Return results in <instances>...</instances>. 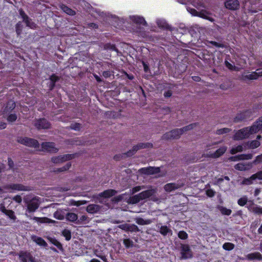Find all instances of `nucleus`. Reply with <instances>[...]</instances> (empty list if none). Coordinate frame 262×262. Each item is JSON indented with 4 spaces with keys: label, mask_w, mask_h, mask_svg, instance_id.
I'll use <instances>...</instances> for the list:
<instances>
[{
    "label": "nucleus",
    "mask_w": 262,
    "mask_h": 262,
    "mask_svg": "<svg viewBox=\"0 0 262 262\" xmlns=\"http://www.w3.org/2000/svg\"><path fill=\"white\" fill-rule=\"evenodd\" d=\"M224 5L226 9L231 11L238 10L240 6L238 0H225Z\"/></svg>",
    "instance_id": "nucleus-11"
},
{
    "label": "nucleus",
    "mask_w": 262,
    "mask_h": 262,
    "mask_svg": "<svg viewBox=\"0 0 262 262\" xmlns=\"http://www.w3.org/2000/svg\"><path fill=\"white\" fill-rule=\"evenodd\" d=\"M153 145L151 143H140L133 147L132 150L128 151L125 154L127 157H130L134 155L137 151L141 149L152 148Z\"/></svg>",
    "instance_id": "nucleus-4"
},
{
    "label": "nucleus",
    "mask_w": 262,
    "mask_h": 262,
    "mask_svg": "<svg viewBox=\"0 0 262 262\" xmlns=\"http://www.w3.org/2000/svg\"><path fill=\"white\" fill-rule=\"evenodd\" d=\"M180 188V186L174 183H167L164 186V189L167 192H171Z\"/></svg>",
    "instance_id": "nucleus-23"
},
{
    "label": "nucleus",
    "mask_w": 262,
    "mask_h": 262,
    "mask_svg": "<svg viewBox=\"0 0 262 262\" xmlns=\"http://www.w3.org/2000/svg\"><path fill=\"white\" fill-rule=\"evenodd\" d=\"M50 242L51 244L55 246L60 251H63L64 249L63 248L62 245L57 239L55 238H51L50 239Z\"/></svg>",
    "instance_id": "nucleus-29"
},
{
    "label": "nucleus",
    "mask_w": 262,
    "mask_h": 262,
    "mask_svg": "<svg viewBox=\"0 0 262 262\" xmlns=\"http://www.w3.org/2000/svg\"><path fill=\"white\" fill-rule=\"evenodd\" d=\"M99 209V206L96 204H90L86 207V211L92 214L98 212Z\"/></svg>",
    "instance_id": "nucleus-26"
},
{
    "label": "nucleus",
    "mask_w": 262,
    "mask_h": 262,
    "mask_svg": "<svg viewBox=\"0 0 262 262\" xmlns=\"http://www.w3.org/2000/svg\"><path fill=\"white\" fill-rule=\"evenodd\" d=\"M227 147L225 146H222L217 149L214 153L211 155V157L214 158H217L222 156L226 151Z\"/></svg>",
    "instance_id": "nucleus-25"
},
{
    "label": "nucleus",
    "mask_w": 262,
    "mask_h": 262,
    "mask_svg": "<svg viewBox=\"0 0 262 262\" xmlns=\"http://www.w3.org/2000/svg\"><path fill=\"white\" fill-rule=\"evenodd\" d=\"M182 134L181 129L176 128L164 134L162 136V139L163 140L178 139Z\"/></svg>",
    "instance_id": "nucleus-6"
},
{
    "label": "nucleus",
    "mask_w": 262,
    "mask_h": 262,
    "mask_svg": "<svg viewBox=\"0 0 262 262\" xmlns=\"http://www.w3.org/2000/svg\"><path fill=\"white\" fill-rule=\"evenodd\" d=\"M12 200L17 203H20L22 202V198L19 195H16L13 197Z\"/></svg>",
    "instance_id": "nucleus-59"
},
{
    "label": "nucleus",
    "mask_w": 262,
    "mask_h": 262,
    "mask_svg": "<svg viewBox=\"0 0 262 262\" xmlns=\"http://www.w3.org/2000/svg\"><path fill=\"white\" fill-rule=\"evenodd\" d=\"M254 179H251V177L249 178H245L242 182L243 184L250 185L253 183V181Z\"/></svg>",
    "instance_id": "nucleus-56"
},
{
    "label": "nucleus",
    "mask_w": 262,
    "mask_h": 262,
    "mask_svg": "<svg viewBox=\"0 0 262 262\" xmlns=\"http://www.w3.org/2000/svg\"><path fill=\"white\" fill-rule=\"evenodd\" d=\"M197 15L204 19L208 20L211 22H213L214 21V19L213 18L208 16L207 15L204 14V13H200V14Z\"/></svg>",
    "instance_id": "nucleus-52"
},
{
    "label": "nucleus",
    "mask_w": 262,
    "mask_h": 262,
    "mask_svg": "<svg viewBox=\"0 0 262 262\" xmlns=\"http://www.w3.org/2000/svg\"><path fill=\"white\" fill-rule=\"evenodd\" d=\"M136 223L139 225H149L151 223V221L149 219L144 220L141 217L135 219Z\"/></svg>",
    "instance_id": "nucleus-30"
},
{
    "label": "nucleus",
    "mask_w": 262,
    "mask_h": 262,
    "mask_svg": "<svg viewBox=\"0 0 262 262\" xmlns=\"http://www.w3.org/2000/svg\"><path fill=\"white\" fill-rule=\"evenodd\" d=\"M88 219V216L85 215H82L79 219L77 220V223H81L85 221Z\"/></svg>",
    "instance_id": "nucleus-63"
},
{
    "label": "nucleus",
    "mask_w": 262,
    "mask_h": 262,
    "mask_svg": "<svg viewBox=\"0 0 262 262\" xmlns=\"http://www.w3.org/2000/svg\"><path fill=\"white\" fill-rule=\"evenodd\" d=\"M157 25L161 29L167 30H171V26L164 19H158L156 21Z\"/></svg>",
    "instance_id": "nucleus-21"
},
{
    "label": "nucleus",
    "mask_w": 262,
    "mask_h": 262,
    "mask_svg": "<svg viewBox=\"0 0 262 262\" xmlns=\"http://www.w3.org/2000/svg\"><path fill=\"white\" fill-rule=\"evenodd\" d=\"M252 211L254 213L258 215L262 214V207L256 206L253 207Z\"/></svg>",
    "instance_id": "nucleus-48"
},
{
    "label": "nucleus",
    "mask_w": 262,
    "mask_h": 262,
    "mask_svg": "<svg viewBox=\"0 0 262 262\" xmlns=\"http://www.w3.org/2000/svg\"><path fill=\"white\" fill-rule=\"evenodd\" d=\"M66 218L70 222H75L78 220V216L75 213L69 212L67 213Z\"/></svg>",
    "instance_id": "nucleus-31"
},
{
    "label": "nucleus",
    "mask_w": 262,
    "mask_h": 262,
    "mask_svg": "<svg viewBox=\"0 0 262 262\" xmlns=\"http://www.w3.org/2000/svg\"><path fill=\"white\" fill-rule=\"evenodd\" d=\"M19 258L21 262H34V258L29 252L21 251L19 254Z\"/></svg>",
    "instance_id": "nucleus-14"
},
{
    "label": "nucleus",
    "mask_w": 262,
    "mask_h": 262,
    "mask_svg": "<svg viewBox=\"0 0 262 262\" xmlns=\"http://www.w3.org/2000/svg\"><path fill=\"white\" fill-rule=\"evenodd\" d=\"M51 161L55 164L61 163L60 157L58 156L53 157L51 159Z\"/></svg>",
    "instance_id": "nucleus-62"
},
{
    "label": "nucleus",
    "mask_w": 262,
    "mask_h": 262,
    "mask_svg": "<svg viewBox=\"0 0 262 262\" xmlns=\"http://www.w3.org/2000/svg\"><path fill=\"white\" fill-rule=\"evenodd\" d=\"M198 125V123H194L180 128V129H181L182 131V134H183L185 132L192 129V128H193L194 127Z\"/></svg>",
    "instance_id": "nucleus-36"
},
{
    "label": "nucleus",
    "mask_w": 262,
    "mask_h": 262,
    "mask_svg": "<svg viewBox=\"0 0 262 262\" xmlns=\"http://www.w3.org/2000/svg\"><path fill=\"white\" fill-rule=\"evenodd\" d=\"M225 64L226 67L228 68L229 70H233L234 68V66H233L231 63H230L229 61L227 60H225Z\"/></svg>",
    "instance_id": "nucleus-64"
},
{
    "label": "nucleus",
    "mask_w": 262,
    "mask_h": 262,
    "mask_svg": "<svg viewBox=\"0 0 262 262\" xmlns=\"http://www.w3.org/2000/svg\"><path fill=\"white\" fill-rule=\"evenodd\" d=\"M139 193L130 196L129 199V203L132 204H136L141 200Z\"/></svg>",
    "instance_id": "nucleus-33"
},
{
    "label": "nucleus",
    "mask_w": 262,
    "mask_h": 262,
    "mask_svg": "<svg viewBox=\"0 0 262 262\" xmlns=\"http://www.w3.org/2000/svg\"><path fill=\"white\" fill-rule=\"evenodd\" d=\"M246 258L248 260H262V255L258 252L251 253L246 255Z\"/></svg>",
    "instance_id": "nucleus-20"
},
{
    "label": "nucleus",
    "mask_w": 262,
    "mask_h": 262,
    "mask_svg": "<svg viewBox=\"0 0 262 262\" xmlns=\"http://www.w3.org/2000/svg\"><path fill=\"white\" fill-rule=\"evenodd\" d=\"M156 192V191L154 189H148L144 191H143L139 193L140 197L141 199V200H145L146 199L149 198L152 195H154Z\"/></svg>",
    "instance_id": "nucleus-16"
},
{
    "label": "nucleus",
    "mask_w": 262,
    "mask_h": 262,
    "mask_svg": "<svg viewBox=\"0 0 262 262\" xmlns=\"http://www.w3.org/2000/svg\"><path fill=\"white\" fill-rule=\"evenodd\" d=\"M117 193V191L114 189H107L103 192L99 193V195L100 197L104 198H109L114 195H115Z\"/></svg>",
    "instance_id": "nucleus-19"
},
{
    "label": "nucleus",
    "mask_w": 262,
    "mask_h": 262,
    "mask_svg": "<svg viewBox=\"0 0 262 262\" xmlns=\"http://www.w3.org/2000/svg\"><path fill=\"white\" fill-rule=\"evenodd\" d=\"M231 131V129L229 128H223L221 129H217L216 130V134L217 135H223L224 134L228 133Z\"/></svg>",
    "instance_id": "nucleus-42"
},
{
    "label": "nucleus",
    "mask_w": 262,
    "mask_h": 262,
    "mask_svg": "<svg viewBox=\"0 0 262 262\" xmlns=\"http://www.w3.org/2000/svg\"><path fill=\"white\" fill-rule=\"evenodd\" d=\"M248 201L247 198L245 196H243L239 199L237 201L238 204L241 206H245Z\"/></svg>",
    "instance_id": "nucleus-45"
},
{
    "label": "nucleus",
    "mask_w": 262,
    "mask_h": 262,
    "mask_svg": "<svg viewBox=\"0 0 262 262\" xmlns=\"http://www.w3.org/2000/svg\"><path fill=\"white\" fill-rule=\"evenodd\" d=\"M41 151L50 153H56L58 151V148L55 147V143L50 142H42Z\"/></svg>",
    "instance_id": "nucleus-8"
},
{
    "label": "nucleus",
    "mask_w": 262,
    "mask_h": 262,
    "mask_svg": "<svg viewBox=\"0 0 262 262\" xmlns=\"http://www.w3.org/2000/svg\"><path fill=\"white\" fill-rule=\"evenodd\" d=\"M220 210L223 215H229L231 214L232 211L225 207H221Z\"/></svg>",
    "instance_id": "nucleus-41"
},
{
    "label": "nucleus",
    "mask_w": 262,
    "mask_h": 262,
    "mask_svg": "<svg viewBox=\"0 0 262 262\" xmlns=\"http://www.w3.org/2000/svg\"><path fill=\"white\" fill-rule=\"evenodd\" d=\"M104 48L107 50H111L112 51H118V49L116 48L115 45L112 44L111 43H107L104 45Z\"/></svg>",
    "instance_id": "nucleus-38"
},
{
    "label": "nucleus",
    "mask_w": 262,
    "mask_h": 262,
    "mask_svg": "<svg viewBox=\"0 0 262 262\" xmlns=\"http://www.w3.org/2000/svg\"><path fill=\"white\" fill-rule=\"evenodd\" d=\"M235 168L240 171H245L246 170V166L242 163H238L234 166Z\"/></svg>",
    "instance_id": "nucleus-54"
},
{
    "label": "nucleus",
    "mask_w": 262,
    "mask_h": 262,
    "mask_svg": "<svg viewBox=\"0 0 262 262\" xmlns=\"http://www.w3.org/2000/svg\"><path fill=\"white\" fill-rule=\"evenodd\" d=\"M39 203L34 199L31 200L27 204V209L29 212H33L39 207Z\"/></svg>",
    "instance_id": "nucleus-15"
},
{
    "label": "nucleus",
    "mask_w": 262,
    "mask_h": 262,
    "mask_svg": "<svg viewBox=\"0 0 262 262\" xmlns=\"http://www.w3.org/2000/svg\"><path fill=\"white\" fill-rule=\"evenodd\" d=\"M260 143L258 140H254L251 141L250 142L249 147V148H251V149H255V148H256L258 147H259L260 146Z\"/></svg>",
    "instance_id": "nucleus-40"
},
{
    "label": "nucleus",
    "mask_w": 262,
    "mask_h": 262,
    "mask_svg": "<svg viewBox=\"0 0 262 262\" xmlns=\"http://www.w3.org/2000/svg\"><path fill=\"white\" fill-rule=\"evenodd\" d=\"M251 179L262 180V171H259L251 176Z\"/></svg>",
    "instance_id": "nucleus-44"
},
{
    "label": "nucleus",
    "mask_w": 262,
    "mask_h": 262,
    "mask_svg": "<svg viewBox=\"0 0 262 262\" xmlns=\"http://www.w3.org/2000/svg\"><path fill=\"white\" fill-rule=\"evenodd\" d=\"M139 172L146 175H150L158 173L160 172V168L158 167H143L139 169Z\"/></svg>",
    "instance_id": "nucleus-12"
},
{
    "label": "nucleus",
    "mask_w": 262,
    "mask_h": 262,
    "mask_svg": "<svg viewBox=\"0 0 262 262\" xmlns=\"http://www.w3.org/2000/svg\"><path fill=\"white\" fill-rule=\"evenodd\" d=\"M32 220L39 223H51L54 222L53 221L46 217H39L34 216Z\"/></svg>",
    "instance_id": "nucleus-28"
},
{
    "label": "nucleus",
    "mask_w": 262,
    "mask_h": 262,
    "mask_svg": "<svg viewBox=\"0 0 262 262\" xmlns=\"http://www.w3.org/2000/svg\"><path fill=\"white\" fill-rule=\"evenodd\" d=\"M5 188L13 191H29L32 190L30 186H25L21 184L11 183L5 186Z\"/></svg>",
    "instance_id": "nucleus-5"
},
{
    "label": "nucleus",
    "mask_w": 262,
    "mask_h": 262,
    "mask_svg": "<svg viewBox=\"0 0 262 262\" xmlns=\"http://www.w3.org/2000/svg\"><path fill=\"white\" fill-rule=\"evenodd\" d=\"M71 167V163L70 162H68L65 165H64L63 166H62L61 167L55 168L54 170V171L56 173H59L61 172L66 171L68 170Z\"/></svg>",
    "instance_id": "nucleus-32"
},
{
    "label": "nucleus",
    "mask_w": 262,
    "mask_h": 262,
    "mask_svg": "<svg viewBox=\"0 0 262 262\" xmlns=\"http://www.w3.org/2000/svg\"><path fill=\"white\" fill-rule=\"evenodd\" d=\"M178 236L179 238L183 240L186 239L188 237V234L185 231L183 230L180 231L178 234Z\"/></svg>",
    "instance_id": "nucleus-43"
},
{
    "label": "nucleus",
    "mask_w": 262,
    "mask_h": 262,
    "mask_svg": "<svg viewBox=\"0 0 262 262\" xmlns=\"http://www.w3.org/2000/svg\"><path fill=\"white\" fill-rule=\"evenodd\" d=\"M5 214L8 216L11 220L14 221L16 219L14 212L12 210H9Z\"/></svg>",
    "instance_id": "nucleus-51"
},
{
    "label": "nucleus",
    "mask_w": 262,
    "mask_h": 262,
    "mask_svg": "<svg viewBox=\"0 0 262 262\" xmlns=\"http://www.w3.org/2000/svg\"><path fill=\"white\" fill-rule=\"evenodd\" d=\"M49 79L50 80V83L49 85V89L50 91H52L55 86V83L57 81H58L60 78L59 76H57L55 74H52L49 77Z\"/></svg>",
    "instance_id": "nucleus-18"
},
{
    "label": "nucleus",
    "mask_w": 262,
    "mask_h": 262,
    "mask_svg": "<svg viewBox=\"0 0 262 262\" xmlns=\"http://www.w3.org/2000/svg\"><path fill=\"white\" fill-rule=\"evenodd\" d=\"M131 20L138 25H142L143 26H146L147 24L144 18L139 16L134 15L130 17Z\"/></svg>",
    "instance_id": "nucleus-17"
},
{
    "label": "nucleus",
    "mask_w": 262,
    "mask_h": 262,
    "mask_svg": "<svg viewBox=\"0 0 262 262\" xmlns=\"http://www.w3.org/2000/svg\"><path fill=\"white\" fill-rule=\"evenodd\" d=\"M54 216L56 219H57L58 220H63L64 219V214H62L61 211H56L54 213Z\"/></svg>",
    "instance_id": "nucleus-49"
},
{
    "label": "nucleus",
    "mask_w": 262,
    "mask_h": 262,
    "mask_svg": "<svg viewBox=\"0 0 262 262\" xmlns=\"http://www.w3.org/2000/svg\"><path fill=\"white\" fill-rule=\"evenodd\" d=\"M262 162V154L256 157L255 160L253 161V163L255 165L261 163Z\"/></svg>",
    "instance_id": "nucleus-55"
},
{
    "label": "nucleus",
    "mask_w": 262,
    "mask_h": 262,
    "mask_svg": "<svg viewBox=\"0 0 262 262\" xmlns=\"http://www.w3.org/2000/svg\"><path fill=\"white\" fill-rule=\"evenodd\" d=\"M34 126L38 129H49L51 127V123L45 118H39L36 120Z\"/></svg>",
    "instance_id": "nucleus-9"
},
{
    "label": "nucleus",
    "mask_w": 262,
    "mask_h": 262,
    "mask_svg": "<svg viewBox=\"0 0 262 262\" xmlns=\"http://www.w3.org/2000/svg\"><path fill=\"white\" fill-rule=\"evenodd\" d=\"M81 124L79 123H72L70 126L71 129L78 131L80 129Z\"/></svg>",
    "instance_id": "nucleus-50"
},
{
    "label": "nucleus",
    "mask_w": 262,
    "mask_h": 262,
    "mask_svg": "<svg viewBox=\"0 0 262 262\" xmlns=\"http://www.w3.org/2000/svg\"><path fill=\"white\" fill-rule=\"evenodd\" d=\"M7 115V120L9 122H14L17 118V116L15 113H10Z\"/></svg>",
    "instance_id": "nucleus-39"
},
{
    "label": "nucleus",
    "mask_w": 262,
    "mask_h": 262,
    "mask_svg": "<svg viewBox=\"0 0 262 262\" xmlns=\"http://www.w3.org/2000/svg\"><path fill=\"white\" fill-rule=\"evenodd\" d=\"M17 142L30 147L36 148L39 147V143L37 140L27 137H19L17 139Z\"/></svg>",
    "instance_id": "nucleus-2"
},
{
    "label": "nucleus",
    "mask_w": 262,
    "mask_h": 262,
    "mask_svg": "<svg viewBox=\"0 0 262 262\" xmlns=\"http://www.w3.org/2000/svg\"><path fill=\"white\" fill-rule=\"evenodd\" d=\"M245 78L249 80H256L258 78V75L256 71L252 72L251 74L246 75Z\"/></svg>",
    "instance_id": "nucleus-37"
},
{
    "label": "nucleus",
    "mask_w": 262,
    "mask_h": 262,
    "mask_svg": "<svg viewBox=\"0 0 262 262\" xmlns=\"http://www.w3.org/2000/svg\"><path fill=\"white\" fill-rule=\"evenodd\" d=\"M140 231L138 226L135 224H129V232H137Z\"/></svg>",
    "instance_id": "nucleus-53"
},
{
    "label": "nucleus",
    "mask_w": 262,
    "mask_h": 262,
    "mask_svg": "<svg viewBox=\"0 0 262 262\" xmlns=\"http://www.w3.org/2000/svg\"><path fill=\"white\" fill-rule=\"evenodd\" d=\"M210 43L213 46L217 48H224L225 47V45L223 43L216 42L215 41H210Z\"/></svg>",
    "instance_id": "nucleus-57"
},
{
    "label": "nucleus",
    "mask_w": 262,
    "mask_h": 262,
    "mask_svg": "<svg viewBox=\"0 0 262 262\" xmlns=\"http://www.w3.org/2000/svg\"><path fill=\"white\" fill-rule=\"evenodd\" d=\"M119 228L126 232H129V224H124L119 226Z\"/></svg>",
    "instance_id": "nucleus-58"
},
{
    "label": "nucleus",
    "mask_w": 262,
    "mask_h": 262,
    "mask_svg": "<svg viewBox=\"0 0 262 262\" xmlns=\"http://www.w3.org/2000/svg\"><path fill=\"white\" fill-rule=\"evenodd\" d=\"M181 258L186 259L192 257V252L188 245L182 244L181 246Z\"/></svg>",
    "instance_id": "nucleus-10"
},
{
    "label": "nucleus",
    "mask_w": 262,
    "mask_h": 262,
    "mask_svg": "<svg viewBox=\"0 0 262 262\" xmlns=\"http://www.w3.org/2000/svg\"><path fill=\"white\" fill-rule=\"evenodd\" d=\"M159 232L164 236L167 235L171 236L172 234V231L166 225L161 226L160 227Z\"/></svg>",
    "instance_id": "nucleus-22"
},
{
    "label": "nucleus",
    "mask_w": 262,
    "mask_h": 262,
    "mask_svg": "<svg viewBox=\"0 0 262 262\" xmlns=\"http://www.w3.org/2000/svg\"><path fill=\"white\" fill-rule=\"evenodd\" d=\"M223 248L226 250L230 251L234 248V245L231 243H225L223 245Z\"/></svg>",
    "instance_id": "nucleus-47"
},
{
    "label": "nucleus",
    "mask_w": 262,
    "mask_h": 262,
    "mask_svg": "<svg viewBox=\"0 0 262 262\" xmlns=\"http://www.w3.org/2000/svg\"><path fill=\"white\" fill-rule=\"evenodd\" d=\"M252 114V112L250 110L244 111L243 112L237 114L234 118L233 121L235 123H238L242 121H246L251 117Z\"/></svg>",
    "instance_id": "nucleus-7"
},
{
    "label": "nucleus",
    "mask_w": 262,
    "mask_h": 262,
    "mask_svg": "<svg viewBox=\"0 0 262 262\" xmlns=\"http://www.w3.org/2000/svg\"><path fill=\"white\" fill-rule=\"evenodd\" d=\"M8 165L9 166V169H13L14 164L12 159L10 157L8 158Z\"/></svg>",
    "instance_id": "nucleus-61"
},
{
    "label": "nucleus",
    "mask_w": 262,
    "mask_h": 262,
    "mask_svg": "<svg viewBox=\"0 0 262 262\" xmlns=\"http://www.w3.org/2000/svg\"><path fill=\"white\" fill-rule=\"evenodd\" d=\"M262 129V117H259L253 125L237 130L233 137L234 140H241L248 138L250 135L257 133Z\"/></svg>",
    "instance_id": "nucleus-1"
},
{
    "label": "nucleus",
    "mask_w": 262,
    "mask_h": 262,
    "mask_svg": "<svg viewBox=\"0 0 262 262\" xmlns=\"http://www.w3.org/2000/svg\"><path fill=\"white\" fill-rule=\"evenodd\" d=\"M123 244L126 248L133 246V242L129 238H126L123 240Z\"/></svg>",
    "instance_id": "nucleus-46"
},
{
    "label": "nucleus",
    "mask_w": 262,
    "mask_h": 262,
    "mask_svg": "<svg viewBox=\"0 0 262 262\" xmlns=\"http://www.w3.org/2000/svg\"><path fill=\"white\" fill-rule=\"evenodd\" d=\"M19 14L23 21L26 24L27 27L32 29H35L37 27V25L32 21L25 12L23 9L20 8L18 10Z\"/></svg>",
    "instance_id": "nucleus-3"
},
{
    "label": "nucleus",
    "mask_w": 262,
    "mask_h": 262,
    "mask_svg": "<svg viewBox=\"0 0 262 262\" xmlns=\"http://www.w3.org/2000/svg\"><path fill=\"white\" fill-rule=\"evenodd\" d=\"M60 8L64 12L69 15L74 16L76 14V12L74 10L69 8L66 5L62 4L60 6Z\"/></svg>",
    "instance_id": "nucleus-27"
},
{
    "label": "nucleus",
    "mask_w": 262,
    "mask_h": 262,
    "mask_svg": "<svg viewBox=\"0 0 262 262\" xmlns=\"http://www.w3.org/2000/svg\"><path fill=\"white\" fill-rule=\"evenodd\" d=\"M61 235L65 237L66 241H69L71 239V231L69 229H64L61 232Z\"/></svg>",
    "instance_id": "nucleus-34"
},
{
    "label": "nucleus",
    "mask_w": 262,
    "mask_h": 262,
    "mask_svg": "<svg viewBox=\"0 0 262 262\" xmlns=\"http://www.w3.org/2000/svg\"><path fill=\"white\" fill-rule=\"evenodd\" d=\"M206 193L207 195L210 198L213 197L215 195V191L211 189H207Z\"/></svg>",
    "instance_id": "nucleus-60"
},
{
    "label": "nucleus",
    "mask_w": 262,
    "mask_h": 262,
    "mask_svg": "<svg viewBox=\"0 0 262 262\" xmlns=\"http://www.w3.org/2000/svg\"><path fill=\"white\" fill-rule=\"evenodd\" d=\"M32 239L33 240V242H35L37 245H38L40 246H42V247L47 246V243L41 237L34 235V236H32Z\"/></svg>",
    "instance_id": "nucleus-24"
},
{
    "label": "nucleus",
    "mask_w": 262,
    "mask_h": 262,
    "mask_svg": "<svg viewBox=\"0 0 262 262\" xmlns=\"http://www.w3.org/2000/svg\"><path fill=\"white\" fill-rule=\"evenodd\" d=\"M15 106L16 104L14 101L12 100L8 101L2 111V114L3 115H6L11 113L15 108Z\"/></svg>",
    "instance_id": "nucleus-13"
},
{
    "label": "nucleus",
    "mask_w": 262,
    "mask_h": 262,
    "mask_svg": "<svg viewBox=\"0 0 262 262\" xmlns=\"http://www.w3.org/2000/svg\"><path fill=\"white\" fill-rule=\"evenodd\" d=\"M23 25L21 21H18L15 25V31L17 36L21 34L23 32Z\"/></svg>",
    "instance_id": "nucleus-35"
}]
</instances>
